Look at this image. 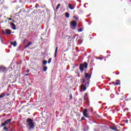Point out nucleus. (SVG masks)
Segmentation results:
<instances>
[{
    "instance_id": "f257e3e1",
    "label": "nucleus",
    "mask_w": 131,
    "mask_h": 131,
    "mask_svg": "<svg viewBox=\"0 0 131 131\" xmlns=\"http://www.w3.org/2000/svg\"><path fill=\"white\" fill-rule=\"evenodd\" d=\"M27 128L29 131H32L34 129V127H35V123H34V121L33 119L31 118H28L27 119Z\"/></svg>"
},
{
    "instance_id": "f03ea898",
    "label": "nucleus",
    "mask_w": 131,
    "mask_h": 131,
    "mask_svg": "<svg viewBox=\"0 0 131 131\" xmlns=\"http://www.w3.org/2000/svg\"><path fill=\"white\" fill-rule=\"evenodd\" d=\"M91 77L92 73L89 74L88 73H85L84 77L80 79V82L81 83H84V82H85V85L89 86V85H90V79H91Z\"/></svg>"
},
{
    "instance_id": "7ed1b4c3",
    "label": "nucleus",
    "mask_w": 131,
    "mask_h": 131,
    "mask_svg": "<svg viewBox=\"0 0 131 131\" xmlns=\"http://www.w3.org/2000/svg\"><path fill=\"white\" fill-rule=\"evenodd\" d=\"M85 69H86L88 68V63L85 62L84 64H81L79 67V69L80 70L81 73H82L83 72V70Z\"/></svg>"
},
{
    "instance_id": "20e7f679",
    "label": "nucleus",
    "mask_w": 131,
    "mask_h": 131,
    "mask_svg": "<svg viewBox=\"0 0 131 131\" xmlns=\"http://www.w3.org/2000/svg\"><path fill=\"white\" fill-rule=\"evenodd\" d=\"M76 26H77L76 21L73 20L71 21L70 27L72 30H75V29H76Z\"/></svg>"
},
{
    "instance_id": "39448f33",
    "label": "nucleus",
    "mask_w": 131,
    "mask_h": 131,
    "mask_svg": "<svg viewBox=\"0 0 131 131\" xmlns=\"http://www.w3.org/2000/svg\"><path fill=\"white\" fill-rule=\"evenodd\" d=\"M87 88H89V86H86V85H85V82H84V83H82V84L80 86V91L85 92Z\"/></svg>"
},
{
    "instance_id": "423d86ee",
    "label": "nucleus",
    "mask_w": 131,
    "mask_h": 131,
    "mask_svg": "<svg viewBox=\"0 0 131 131\" xmlns=\"http://www.w3.org/2000/svg\"><path fill=\"white\" fill-rule=\"evenodd\" d=\"M83 115L85 117H86V118H90V116H88V110L87 109L84 110V111L83 112Z\"/></svg>"
},
{
    "instance_id": "0eeeda50",
    "label": "nucleus",
    "mask_w": 131,
    "mask_h": 131,
    "mask_svg": "<svg viewBox=\"0 0 131 131\" xmlns=\"http://www.w3.org/2000/svg\"><path fill=\"white\" fill-rule=\"evenodd\" d=\"M7 68L3 66L0 67V72L4 73L6 71Z\"/></svg>"
},
{
    "instance_id": "6e6552de",
    "label": "nucleus",
    "mask_w": 131,
    "mask_h": 131,
    "mask_svg": "<svg viewBox=\"0 0 131 131\" xmlns=\"http://www.w3.org/2000/svg\"><path fill=\"white\" fill-rule=\"evenodd\" d=\"M10 25L12 29L13 30H16V25H15V24L14 23H10Z\"/></svg>"
},
{
    "instance_id": "1a4fd4ad",
    "label": "nucleus",
    "mask_w": 131,
    "mask_h": 131,
    "mask_svg": "<svg viewBox=\"0 0 131 131\" xmlns=\"http://www.w3.org/2000/svg\"><path fill=\"white\" fill-rule=\"evenodd\" d=\"M5 33L7 35H9V34H11V33H12V31H11V30L10 29H6L5 31Z\"/></svg>"
},
{
    "instance_id": "9d476101",
    "label": "nucleus",
    "mask_w": 131,
    "mask_h": 131,
    "mask_svg": "<svg viewBox=\"0 0 131 131\" xmlns=\"http://www.w3.org/2000/svg\"><path fill=\"white\" fill-rule=\"evenodd\" d=\"M10 45L13 46V47H17V42L16 41H14V42L11 41Z\"/></svg>"
},
{
    "instance_id": "9b49d317",
    "label": "nucleus",
    "mask_w": 131,
    "mask_h": 131,
    "mask_svg": "<svg viewBox=\"0 0 131 131\" xmlns=\"http://www.w3.org/2000/svg\"><path fill=\"white\" fill-rule=\"evenodd\" d=\"M58 53V47H56L55 52L54 54V58H57V53Z\"/></svg>"
},
{
    "instance_id": "f8f14e48",
    "label": "nucleus",
    "mask_w": 131,
    "mask_h": 131,
    "mask_svg": "<svg viewBox=\"0 0 131 131\" xmlns=\"http://www.w3.org/2000/svg\"><path fill=\"white\" fill-rule=\"evenodd\" d=\"M69 8L70 9V10H74L75 8V7L73 6L71 4H69Z\"/></svg>"
},
{
    "instance_id": "ddd939ff",
    "label": "nucleus",
    "mask_w": 131,
    "mask_h": 131,
    "mask_svg": "<svg viewBox=\"0 0 131 131\" xmlns=\"http://www.w3.org/2000/svg\"><path fill=\"white\" fill-rule=\"evenodd\" d=\"M110 128L113 130H117V127L116 126H110Z\"/></svg>"
},
{
    "instance_id": "4468645a",
    "label": "nucleus",
    "mask_w": 131,
    "mask_h": 131,
    "mask_svg": "<svg viewBox=\"0 0 131 131\" xmlns=\"http://www.w3.org/2000/svg\"><path fill=\"white\" fill-rule=\"evenodd\" d=\"M11 121H12V119H9L6 120L5 122V123L8 124V123H10V122Z\"/></svg>"
},
{
    "instance_id": "2eb2a0df",
    "label": "nucleus",
    "mask_w": 131,
    "mask_h": 131,
    "mask_svg": "<svg viewBox=\"0 0 131 131\" xmlns=\"http://www.w3.org/2000/svg\"><path fill=\"white\" fill-rule=\"evenodd\" d=\"M32 43L31 42H29L27 45H26L25 47V49H27V48H28V47L30 46L32 44Z\"/></svg>"
},
{
    "instance_id": "dca6fc26",
    "label": "nucleus",
    "mask_w": 131,
    "mask_h": 131,
    "mask_svg": "<svg viewBox=\"0 0 131 131\" xmlns=\"http://www.w3.org/2000/svg\"><path fill=\"white\" fill-rule=\"evenodd\" d=\"M4 130L12 131V130H13V129H11V130H9V128H8V127H7L6 126H5V127L4 128Z\"/></svg>"
},
{
    "instance_id": "f3484780",
    "label": "nucleus",
    "mask_w": 131,
    "mask_h": 131,
    "mask_svg": "<svg viewBox=\"0 0 131 131\" xmlns=\"http://www.w3.org/2000/svg\"><path fill=\"white\" fill-rule=\"evenodd\" d=\"M119 81H120L119 80H117L116 82H115V85H119V83H120V82Z\"/></svg>"
},
{
    "instance_id": "a211bd4d",
    "label": "nucleus",
    "mask_w": 131,
    "mask_h": 131,
    "mask_svg": "<svg viewBox=\"0 0 131 131\" xmlns=\"http://www.w3.org/2000/svg\"><path fill=\"white\" fill-rule=\"evenodd\" d=\"M60 7H61V4H58L56 8V10H59Z\"/></svg>"
},
{
    "instance_id": "6ab92c4d",
    "label": "nucleus",
    "mask_w": 131,
    "mask_h": 131,
    "mask_svg": "<svg viewBox=\"0 0 131 131\" xmlns=\"http://www.w3.org/2000/svg\"><path fill=\"white\" fill-rule=\"evenodd\" d=\"M5 96H6V95L4 93H2L0 95V99H2V98H4V97H5Z\"/></svg>"
},
{
    "instance_id": "aec40b11",
    "label": "nucleus",
    "mask_w": 131,
    "mask_h": 131,
    "mask_svg": "<svg viewBox=\"0 0 131 131\" xmlns=\"http://www.w3.org/2000/svg\"><path fill=\"white\" fill-rule=\"evenodd\" d=\"M48 61L46 60H43L42 64L43 65H47Z\"/></svg>"
},
{
    "instance_id": "412c9836",
    "label": "nucleus",
    "mask_w": 131,
    "mask_h": 131,
    "mask_svg": "<svg viewBox=\"0 0 131 131\" xmlns=\"http://www.w3.org/2000/svg\"><path fill=\"white\" fill-rule=\"evenodd\" d=\"M69 17H70L69 13H68V12L66 13V17L69 18Z\"/></svg>"
},
{
    "instance_id": "4be33fe9",
    "label": "nucleus",
    "mask_w": 131,
    "mask_h": 131,
    "mask_svg": "<svg viewBox=\"0 0 131 131\" xmlns=\"http://www.w3.org/2000/svg\"><path fill=\"white\" fill-rule=\"evenodd\" d=\"M47 70H48V67H44L43 69V71H44V72H46Z\"/></svg>"
},
{
    "instance_id": "5701e85b",
    "label": "nucleus",
    "mask_w": 131,
    "mask_h": 131,
    "mask_svg": "<svg viewBox=\"0 0 131 131\" xmlns=\"http://www.w3.org/2000/svg\"><path fill=\"white\" fill-rule=\"evenodd\" d=\"M78 32H82V31H83V29H82V28L78 29Z\"/></svg>"
},
{
    "instance_id": "b1692460",
    "label": "nucleus",
    "mask_w": 131,
    "mask_h": 131,
    "mask_svg": "<svg viewBox=\"0 0 131 131\" xmlns=\"http://www.w3.org/2000/svg\"><path fill=\"white\" fill-rule=\"evenodd\" d=\"M7 123H6V122H4V123H3L1 125V126H6L7 125Z\"/></svg>"
},
{
    "instance_id": "393cba45",
    "label": "nucleus",
    "mask_w": 131,
    "mask_h": 131,
    "mask_svg": "<svg viewBox=\"0 0 131 131\" xmlns=\"http://www.w3.org/2000/svg\"><path fill=\"white\" fill-rule=\"evenodd\" d=\"M51 62H52V58H50L48 60V64H50V63H51Z\"/></svg>"
},
{
    "instance_id": "a878e982",
    "label": "nucleus",
    "mask_w": 131,
    "mask_h": 131,
    "mask_svg": "<svg viewBox=\"0 0 131 131\" xmlns=\"http://www.w3.org/2000/svg\"><path fill=\"white\" fill-rule=\"evenodd\" d=\"M110 97L112 99H113V98H114V94H111Z\"/></svg>"
},
{
    "instance_id": "bb28decb",
    "label": "nucleus",
    "mask_w": 131,
    "mask_h": 131,
    "mask_svg": "<svg viewBox=\"0 0 131 131\" xmlns=\"http://www.w3.org/2000/svg\"><path fill=\"white\" fill-rule=\"evenodd\" d=\"M74 130H75V129L73 127H71L70 130V131H74Z\"/></svg>"
},
{
    "instance_id": "cd10ccee",
    "label": "nucleus",
    "mask_w": 131,
    "mask_h": 131,
    "mask_svg": "<svg viewBox=\"0 0 131 131\" xmlns=\"http://www.w3.org/2000/svg\"><path fill=\"white\" fill-rule=\"evenodd\" d=\"M84 119H85V118H84V117H82L81 119V120L82 121V120H84Z\"/></svg>"
},
{
    "instance_id": "c85d7f7f",
    "label": "nucleus",
    "mask_w": 131,
    "mask_h": 131,
    "mask_svg": "<svg viewBox=\"0 0 131 131\" xmlns=\"http://www.w3.org/2000/svg\"><path fill=\"white\" fill-rule=\"evenodd\" d=\"M0 38H1V39L2 42V43L4 42L3 41V39L2 38V37H1V36H0Z\"/></svg>"
},
{
    "instance_id": "c756f323",
    "label": "nucleus",
    "mask_w": 131,
    "mask_h": 131,
    "mask_svg": "<svg viewBox=\"0 0 131 131\" xmlns=\"http://www.w3.org/2000/svg\"><path fill=\"white\" fill-rule=\"evenodd\" d=\"M69 96H70L71 99H72V94H70Z\"/></svg>"
},
{
    "instance_id": "7c9ffc66",
    "label": "nucleus",
    "mask_w": 131,
    "mask_h": 131,
    "mask_svg": "<svg viewBox=\"0 0 131 131\" xmlns=\"http://www.w3.org/2000/svg\"><path fill=\"white\" fill-rule=\"evenodd\" d=\"M116 95H117V96H118V95H119V93H118V92H116Z\"/></svg>"
},
{
    "instance_id": "2f4dec72",
    "label": "nucleus",
    "mask_w": 131,
    "mask_h": 131,
    "mask_svg": "<svg viewBox=\"0 0 131 131\" xmlns=\"http://www.w3.org/2000/svg\"><path fill=\"white\" fill-rule=\"evenodd\" d=\"M9 96H10V94H9V93L8 94H6V96L7 97H9Z\"/></svg>"
},
{
    "instance_id": "473e14b6",
    "label": "nucleus",
    "mask_w": 131,
    "mask_h": 131,
    "mask_svg": "<svg viewBox=\"0 0 131 131\" xmlns=\"http://www.w3.org/2000/svg\"><path fill=\"white\" fill-rule=\"evenodd\" d=\"M88 5V3H86V4H85L84 5V8H85V5Z\"/></svg>"
},
{
    "instance_id": "72a5a7b5",
    "label": "nucleus",
    "mask_w": 131,
    "mask_h": 131,
    "mask_svg": "<svg viewBox=\"0 0 131 131\" xmlns=\"http://www.w3.org/2000/svg\"><path fill=\"white\" fill-rule=\"evenodd\" d=\"M28 75H29V74H26L25 75V76H28Z\"/></svg>"
},
{
    "instance_id": "f704fd0d",
    "label": "nucleus",
    "mask_w": 131,
    "mask_h": 131,
    "mask_svg": "<svg viewBox=\"0 0 131 131\" xmlns=\"http://www.w3.org/2000/svg\"><path fill=\"white\" fill-rule=\"evenodd\" d=\"M86 96H88V93H85L84 96H85V97H86Z\"/></svg>"
},
{
    "instance_id": "c9c22d12",
    "label": "nucleus",
    "mask_w": 131,
    "mask_h": 131,
    "mask_svg": "<svg viewBox=\"0 0 131 131\" xmlns=\"http://www.w3.org/2000/svg\"><path fill=\"white\" fill-rule=\"evenodd\" d=\"M27 72L28 73H29V70H27Z\"/></svg>"
},
{
    "instance_id": "e433bc0d",
    "label": "nucleus",
    "mask_w": 131,
    "mask_h": 131,
    "mask_svg": "<svg viewBox=\"0 0 131 131\" xmlns=\"http://www.w3.org/2000/svg\"><path fill=\"white\" fill-rule=\"evenodd\" d=\"M116 74L117 75H118V74H119V72L116 73Z\"/></svg>"
},
{
    "instance_id": "4c0bfd02",
    "label": "nucleus",
    "mask_w": 131,
    "mask_h": 131,
    "mask_svg": "<svg viewBox=\"0 0 131 131\" xmlns=\"http://www.w3.org/2000/svg\"><path fill=\"white\" fill-rule=\"evenodd\" d=\"M98 103H99V104H102V101H99Z\"/></svg>"
},
{
    "instance_id": "58836bf2",
    "label": "nucleus",
    "mask_w": 131,
    "mask_h": 131,
    "mask_svg": "<svg viewBox=\"0 0 131 131\" xmlns=\"http://www.w3.org/2000/svg\"><path fill=\"white\" fill-rule=\"evenodd\" d=\"M112 83L115 85V82H113Z\"/></svg>"
},
{
    "instance_id": "ea45409f",
    "label": "nucleus",
    "mask_w": 131,
    "mask_h": 131,
    "mask_svg": "<svg viewBox=\"0 0 131 131\" xmlns=\"http://www.w3.org/2000/svg\"><path fill=\"white\" fill-rule=\"evenodd\" d=\"M108 57H110V54H108L107 56V58H108Z\"/></svg>"
},
{
    "instance_id": "a19ab883",
    "label": "nucleus",
    "mask_w": 131,
    "mask_h": 131,
    "mask_svg": "<svg viewBox=\"0 0 131 131\" xmlns=\"http://www.w3.org/2000/svg\"><path fill=\"white\" fill-rule=\"evenodd\" d=\"M126 122L127 123L128 122V120H126Z\"/></svg>"
},
{
    "instance_id": "79ce46f5",
    "label": "nucleus",
    "mask_w": 131,
    "mask_h": 131,
    "mask_svg": "<svg viewBox=\"0 0 131 131\" xmlns=\"http://www.w3.org/2000/svg\"><path fill=\"white\" fill-rule=\"evenodd\" d=\"M74 18H75V19H78V18L75 17V16H74Z\"/></svg>"
},
{
    "instance_id": "37998d69",
    "label": "nucleus",
    "mask_w": 131,
    "mask_h": 131,
    "mask_svg": "<svg viewBox=\"0 0 131 131\" xmlns=\"http://www.w3.org/2000/svg\"><path fill=\"white\" fill-rule=\"evenodd\" d=\"M35 7L37 9V6H35Z\"/></svg>"
},
{
    "instance_id": "c03bdc74",
    "label": "nucleus",
    "mask_w": 131,
    "mask_h": 131,
    "mask_svg": "<svg viewBox=\"0 0 131 131\" xmlns=\"http://www.w3.org/2000/svg\"><path fill=\"white\" fill-rule=\"evenodd\" d=\"M9 20H12V18H9Z\"/></svg>"
},
{
    "instance_id": "a18cd8bd",
    "label": "nucleus",
    "mask_w": 131,
    "mask_h": 131,
    "mask_svg": "<svg viewBox=\"0 0 131 131\" xmlns=\"http://www.w3.org/2000/svg\"><path fill=\"white\" fill-rule=\"evenodd\" d=\"M108 80H111V79L109 78Z\"/></svg>"
},
{
    "instance_id": "49530a36",
    "label": "nucleus",
    "mask_w": 131,
    "mask_h": 131,
    "mask_svg": "<svg viewBox=\"0 0 131 131\" xmlns=\"http://www.w3.org/2000/svg\"><path fill=\"white\" fill-rule=\"evenodd\" d=\"M12 21H13V22L15 23V20H12Z\"/></svg>"
},
{
    "instance_id": "de8ad7c7",
    "label": "nucleus",
    "mask_w": 131,
    "mask_h": 131,
    "mask_svg": "<svg viewBox=\"0 0 131 131\" xmlns=\"http://www.w3.org/2000/svg\"><path fill=\"white\" fill-rule=\"evenodd\" d=\"M89 25H91V24L89 23Z\"/></svg>"
},
{
    "instance_id": "09e8293b",
    "label": "nucleus",
    "mask_w": 131,
    "mask_h": 131,
    "mask_svg": "<svg viewBox=\"0 0 131 131\" xmlns=\"http://www.w3.org/2000/svg\"><path fill=\"white\" fill-rule=\"evenodd\" d=\"M127 110H128V108H126Z\"/></svg>"
},
{
    "instance_id": "8fccbe9b",
    "label": "nucleus",
    "mask_w": 131,
    "mask_h": 131,
    "mask_svg": "<svg viewBox=\"0 0 131 131\" xmlns=\"http://www.w3.org/2000/svg\"><path fill=\"white\" fill-rule=\"evenodd\" d=\"M89 15H88L87 17H89Z\"/></svg>"
},
{
    "instance_id": "3c124183",
    "label": "nucleus",
    "mask_w": 131,
    "mask_h": 131,
    "mask_svg": "<svg viewBox=\"0 0 131 131\" xmlns=\"http://www.w3.org/2000/svg\"><path fill=\"white\" fill-rule=\"evenodd\" d=\"M104 104H106V103H103V105H104Z\"/></svg>"
},
{
    "instance_id": "603ef678",
    "label": "nucleus",
    "mask_w": 131,
    "mask_h": 131,
    "mask_svg": "<svg viewBox=\"0 0 131 131\" xmlns=\"http://www.w3.org/2000/svg\"><path fill=\"white\" fill-rule=\"evenodd\" d=\"M84 129H85V128H84Z\"/></svg>"
}]
</instances>
